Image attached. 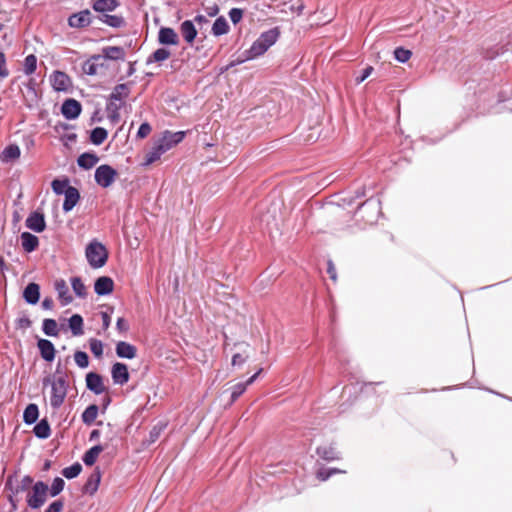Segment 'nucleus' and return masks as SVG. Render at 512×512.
I'll return each mask as SVG.
<instances>
[{"label":"nucleus","mask_w":512,"mask_h":512,"mask_svg":"<svg viewBox=\"0 0 512 512\" xmlns=\"http://www.w3.org/2000/svg\"><path fill=\"white\" fill-rule=\"evenodd\" d=\"M185 137L184 131L171 132L165 131L153 147L146 153L145 165H150L160 159V157L180 143Z\"/></svg>","instance_id":"obj_1"},{"label":"nucleus","mask_w":512,"mask_h":512,"mask_svg":"<svg viewBox=\"0 0 512 512\" xmlns=\"http://www.w3.org/2000/svg\"><path fill=\"white\" fill-rule=\"evenodd\" d=\"M43 384L46 386L50 384V405L53 409H58L65 401L68 389V382L65 375L54 376L53 378L47 377L44 379Z\"/></svg>","instance_id":"obj_2"},{"label":"nucleus","mask_w":512,"mask_h":512,"mask_svg":"<svg viewBox=\"0 0 512 512\" xmlns=\"http://www.w3.org/2000/svg\"><path fill=\"white\" fill-rule=\"evenodd\" d=\"M279 37L277 28L263 32L252 44L249 50L245 52V60H251L263 55Z\"/></svg>","instance_id":"obj_3"},{"label":"nucleus","mask_w":512,"mask_h":512,"mask_svg":"<svg viewBox=\"0 0 512 512\" xmlns=\"http://www.w3.org/2000/svg\"><path fill=\"white\" fill-rule=\"evenodd\" d=\"M85 254L88 263L93 268L103 267L108 259V252L105 246L96 240H93L88 244Z\"/></svg>","instance_id":"obj_4"},{"label":"nucleus","mask_w":512,"mask_h":512,"mask_svg":"<svg viewBox=\"0 0 512 512\" xmlns=\"http://www.w3.org/2000/svg\"><path fill=\"white\" fill-rule=\"evenodd\" d=\"M48 490L47 484L42 481L36 482L27 496L28 506L32 509L40 508L46 502Z\"/></svg>","instance_id":"obj_5"},{"label":"nucleus","mask_w":512,"mask_h":512,"mask_svg":"<svg viewBox=\"0 0 512 512\" xmlns=\"http://www.w3.org/2000/svg\"><path fill=\"white\" fill-rule=\"evenodd\" d=\"M117 176V172L109 165H100L95 171V181L103 188H107L113 184Z\"/></svg>","instance_id":"obj_6"},{"label":"nucleus","mask_w":512,"mask_h":512,"mask_svg":"<svg viewBox=\"0 0 512 512\" xmlns=\"http://www.w3.org/2000/svg\"><path fill=\"white\" fill-rule=\"evenodd\" d=\"M81 104L75 99H67L61 106L62 115L68 120L76 119L81 113Z\"/></svg>","instance_id":"obj_7"},{"label":"nucleus","mask_w":512,"mask_h":512,"mask_svg":"<svg viewBox=\"0 0 512 512\" xmlns=\"http://www.w3.org/2000/svg\"><path fill=\"white\" fill-rule=\"evenodd\" d=\"M50 82L56 91H67L72 85L70 77L62 71L53 72Z\"/></svg>","instance_id":"obj_8"},{"label":"nucleus","mask_w":512,"mask_h":512,"mask_svg":"<svg viewBox=\"0 0 512 512\" xmlns=\"http://www.w3.org/2000/svg\"><path fill=\"white\" fill-rule=\"evenodd\" d=\"M91 23V13L89 10H82L72 14L68 19V24L73 28H84Z\"/></svg>","instance_id":"obj_9"},{"label":"nucleus","mask_w":512,"mask_h":512,"mask_svg":"<svg viewBox=\"0 0 512 512\" xmlns=\"http://www.w3.org/2000/svg\"><path fill=\"white\" fill-rule=\"evenodd\" d=\"M86 385L89 390L99 395L105 391V386L102 377L94 372L86 375Z\"/></svg>","instance_id":"obj_10"},{"label":"nucleus","mask_w":512,"mask_h":512,"mask_svg":"<svg viewBox=\"0 0 512 512\" xmlns=\"http://www.w3.org/2000/svg\"><path fill=\"white\" fill-rule=\"evenodd\" d=\"M26 226L37 233L44 231L46 227L44 215L37 211L31 213L26 219Z\"/></svg>","instance_id":"obj_11"},{"label":"nucleus","mask_w":512,"mask_h":512,"mask_svg":"<svg viewBox=\"0 0 512 512\" xmlns=\"http://www.w3.org/2000/svg\"><path fill=\"white\" fill-rule=\"evenodd\" d=\"M112 379L114 383L123 385L129 380L128 368L123 363H115L112 367Z\"/></svg>","instance_id":"obj_12"},{"label":"nucleus","mask_w":512,"mask_h":512,"mask_svg":"<svg viewBox=\"0 0 512 512\" xmlns=\"http://www.w3.org/2000/svg\"><path fill=\"white\" fill-rule=\"evenodd\" d=\"M158 41L163 45H177L179 38L172 28L162 27L158 33Z\"/></svg>","instance_id":"obj_13"},{"label":"nucleus","mask_w":512,"mask_h":512,"mask_svg":"<svg viewBox=\"0 0 512 512\" xmlns=\"http://www.w3.org/2000/svg\"><path fill=\"white\" fill-rule=\"evenodd\" d=\"M101 55H93L82 65V70L87 75H96L99 68H102L104 64L101 62Z\"/></svg>","instance_id":"obj_14"},{"label":"nucleus","mask_w":512,"mask_h":512,"mask_svg":"<svg viewBox=\"0 0 512 512\" xmlns=\"http://www.w3.org/2000/svg\"><path fill=\"white\" fill-rule=\"evenodd\" d=\"M65 200L63 203V210L65 212L71 211L80 199L79 191L75 187H68L65 191Z\"/></svg>","instance_id":"obj_15"},{"label":"nucleus","mask_w":512,"mask_h":512,"mask_svg":"<svg viewBox=\"0 0 512 512\" xmlns=\"http://www.w3.org/2000/svg\"><path fill=\"white\" fill-rule=\"evenodd\" d=\"M114 282L110 277L102 276L95 281L94 289L98 295H107L113 291Z\"/></svg>","instance_id":"obj_16"},{"label":"nucleus","mask_w":512,"mask_h":512,"mask_svg":"<svg viewBox=\"0 0 512 512\" xmlns=\"http://www.w3.org/2000/svg\"><path fill=\"white\" fill-rule=\"evenodd\" d=\"M55 290L57 291L58 298L61 301L62 305H68L72 302L73 298L69 294V288L63 279H58L54 284Z\"/></svg>","instance_id":"obj_17"},{"label":"nucleus","mask_w":512,"mask_h":512,"mask_svg":"<svg viewBox=\"0 0 512 512\" xmlns=\"http://www.w3.org/2000/svg\"><path fill=\"white\" fill-rule=\"evenodd\" d=\"M38 348L40 350L41 357L44 360H46L48 362H51L54 360L55 348L51 341L46 340V339H40L38 341Z\"/></svg>","instance_id":"obj_18"},{"label":"nucleus","mask_w":512,"mask_h":512,"mask_svg":"<svg viewBox=\"0 0 512 512\" xmlns=\"http://www.w3.org/2000/svg\"><path fill=\"white\" fill-rule=\"evenodd\" d=\"M136 347L130 343L120 341L116 345V354L120 358L133 359L136 357Z\"/></svg>","instance_id":"obj_19"},{"label":"nucleus","mask_w":512,"mask_h":512,"mask_svg":"<svg viewBox=\"0 0 512 512\" xmlns=\"http://www.w3.org/2000/svg\"><path fill=\"white\" fill-rule=\"evenodd\" d=\"M25 301L29 304H36L40 297V287L36 283H30L26 286L23 292Z\"/></svg>","instance_id":"obj_20"},{"label":"nucleus","mask_w":512,"mask_h":512,"mask_svg":"<svg viewBox=\"0 0 512 512\" xmlns=\"http://www.w3.org/2000/svg\"><path fill=\"white\" fill-rule=\"evenodd\" d=\"M101 56L108 60H123L125 58V51L119 46H107L102 49Z\"/></svg>","instance_id":"obj_21"},{"label":"nucleus","mask_w":512,"mask_h":512,"mask_svg":"<svg viewBox=\"0 0 512 512\" xmlns=\"http://www.w3.org/2000/svg\"><path fill=\"white\" fill-rule=\"evenodd\" d=\"M21 155V151L18 145L11 144L7 146L1 153L0 159L4 163H9L17 160Z\"/></svg>","instance_id":"obj_22"},{"label":"nucleus","mask_w":512,"mask_h":512,"mask_svg":"<svg viewBox=\"0 0 512 512\" xmlns=\"http://www.w3.org/2000/svg\"><path fill=\"white\" fill-rule=\"evenodd\" d=\"M119 6L118 0H96L92 7L96 12H112Z\"/></svg>","instance_id":"obj_23"},{"label":"nucleus","mask_w":512,"mask_h":512,"mask_svg":"<svg viewBox=\"0 0 512 512\" xmlns=\"http://www.w3.org/2000/svg\"><path fill=\"white\" fill-rule=\"evenodd\" d=\"M180 31L186 42L191 44L196 38L197 31L192 21L186 20L180 26Z\"/></svg>","instance_id":"obj_24"},{"label":"nucleus","mask_w":512,"mask_h":512,"mask_svg":"<svg viewBox=\"0 0 512 512\" xmlns=\"http://www.w3.org/2000/svg\"><path fill=\"white\" fill-rule=\"evenodd\" d=\"M21 243H22L23 249L26 252L30 253L38 247L39 240L35 235H33L29 232H23L21 234Z\"/></svg>","instance_id":"obj_25"},{"label":"nucleus","mask_w":512,"mask_h":512,"mask_svg":"<svg viewBox=\"0 0 512 512\" xmlns=\"http://www.w3.org/2000/svg\"><path fill=\"white\" fill-rule=\"evenodd\" d=\"M98 160L99 158L93 153H83L78 157L77 163L84 169H91L97 164Z\"/></svg>","instance_id":"obj_26"},{"label":"nucleus","mask_w":512,"mask_h":512,"mask_svg":"<svg viewBox=\"0 0 512 512\" xmlns=\"http://www.w3.org/2000/svg\"><path fill=\"white\" fill-rule=\"evenodd\" d=\"M34 434L41 439H46L51 434V429L46 419L40 420L33 429Z\"/></svg>","instance_id":"obj_27"},{"label":"nucleus","mask_w":512,"mask_h":512,"mask_svg":"<svg viewBox=\"0 0 512 512\" xmlns=\"http://www.w3.org/2000/svg\"><path fill=\"white\" fill-rule=\"evenodd\" d=\"M100 472L94 471L88 478L84 490L86 493L93 494L97 491L99 483H100Z\"/></svg>","instance_id":"obj_28"},{"label":"nucleus","mask_w":512,"mask_h":512,"mask_svg":"<svg viewBox=\"0 0 512 512\" xmlns=\"http://www.w3.org/2000/svg\"><path fill=\"white\" fill-rule=\"evenodd\" d=\"M101 22L104 24L113 27V28H120L125 25V20L122 16L119 15H109L104 14L100 17Z\"/></svg>","instance_id":"obj_29"},{"label":"nucleus","mask_w":512,"mask_h":512,"mask_svg":"<svg viewBox=\"0 0 512 512\" xmlns=\"http://www.w3.org/2000/svg\"><path fill=\"white\" fill-rule=\"evenodd\" d=\"M69 327L74 336L83 334V319L79 314H74L69 319Z\"/></svg>","instance_id":"obj_30"},{"label":"nucleus","mask_w":512,"mask_h":512,"mask_svg":"<svg viewBox=\"0 0 512 512\" xmlns=\"http://www.w3.org/2000/svg\"><path fill=\"white\" fill-rule=\"evenodd\" d=\"M317 454L328 461L339 459V452L333 446L318 447Z\"/></svg>","instance_id":"obj_31"},{"label":"nucleus","mask_w":512,"mask_h":512,"mask_svg":"<svg viewBox=\"0 0 512 512\" xmlns=\"http://www.w3.org/2000/svg\"><path fill=\"white\" fill-rule=\"evenodd\" d=\"M102 451H103V447H102V446H100V445H96V446H94V447L90 448V449H89V450L84 454V456H83V461H84V463H85L87 466H92V465L96 462V460H97V458H98L99 454H100Z\"/></svg>","instance_id":"obj_32"},{"label":"nucleus","mask_w":512,"mask_h":512,"mask_svg":"<svg viewBox=\"0 0 512 512\" xmlns=\"http://www.w3.org/2000/svg\"><path fill=\"white\" fill-rule=\"evenodd\" d=\"M129 93H130V89L127 84H118L113 89V92L110 97H111V100L122 101L128 97Z\"/></svg>","instance_id":"obj_33"},{"label":"nucleus","mask_w":512,"mask_h":512,"mask_svg":"<svg viewBox=\"0 0 512 512\" xmlns=\"http://www.w3.org/2000/svg\"><path fill=\"white\" fill-rule=\"evenodd\" d=\"M98 410V406L95 404L88 406L82 413V421L87 425H91L98 416Z\"/></svg>","instance_id":"obj_34"},{"label":"nucleus","mask_w":512,"mask_h":512,"mask_svg":"<svg viewBox=\"0 0 512 512\" xmlns=\"http://www.w3.org/2000/svg\"><path fill=\"white\" fill-rule=\"evenodd\" d=\"M39 415V410L36 404H29L24 410L23 419L26 424L34 423Z\"/></svg>","instance_id":"obj_35"},{"label":"nucleus","mask_w":512,"mask_h":512,"mask_svg":"<svg viewBox=\"0 0 512 512\" xmlns=\"http://www.w3.org/2000/svg\"><path fill=\"white\" fill-rule=\"evenodd\" d=\"M229 30V25L224 17H219L215 20L212 26V33L215 36L226 34Z\"/></svg>","instance_id":"obj_36"},{"label":"nucleus","mask_w":512,"mask_h":512,"mask_svg":"<svg viewBox=\"0 0 512 512\" xmlns=\"http://www.w3.org/2000/svg\"><path fill=\"white\" fill-rule=\"evenodd\" d=\"M108 136L107 131L102 127H96L92 130L90 140L94 145L102 144Z\"/></svg>","instance_id":"obj_37"},{"label":"nucleus","mask_w":512,"mask_h":512,"mask_svg":"<svg viewBox=\"0 0 512 512\" xmlns=\"http://www.w3.org/2000/svg\"><path fill=\"white\" fill-rule=\"evenodd\" d=\"M71 285L74 293L78 297L84 298L86 296V287L80 277L71 278Z\"/></svg>","instance_id":"obj_38"},{"label":"nucleus","mask_w":512,"mask_h":512,"mask_svg":"<svg viewBox=\"0 0 512 512\" xmlns=\"http://www.w3.org/2000/svg\"><path fill=\"white\" fill-rule=\"evenodd\" d=\"M43 332L47 336H57L58 335V325L54 319H45L43 321Z\"/></svg>","instance_id":"obj_39"},{"label":"nucleus","mask_w":512,"mask_h":512,"mask_svg":"<svg viewBox=\"0 0 512 512\" xmlns=\"http://www.w3.org/2000/svg\"><path fill=\"white\" fill-rule=\"evenodd\" d=\"M170 57L169 50L165 48H159L152 53V55L148 58V63L150 62H162L167 60Z\"/></svg>","instance_id":"obj_40"},{"label":"nucleus","mask_w":512,"mask_h":512,"mask_svg":"<svg viewBox=\"0 0 512 512\" xmlns=\"http://www.w3.org/2000/svg\"><path fill=\"white\" fill-rule=\"evenodd\" d=\"M82 470V466L79 463H74L73 465L66 467L62 470V475L67 479H73L77 477Z\"/></svg>","instance_id":"obj_41"},{"label":"nucleus","mask_w":512,"mask_h":512,"mask_svg":"<svg viewBox=\"0 0 512 512\" xmlns=\"http://www.w3.org/2000/svg\"><path fill=\"white\" fill-rule=\"evenodd\" d=\"M37 67V58L35 55L30 54L25 58L24 61V72L27 75L34 73Z\"/></svg>","instance_id":"obj_42"},{"label":"nucleus","mask_w":512,"mask_h":512,"mask_svg":"<svg viewBox=\"0 0 512 512\" xmlns=\"http://www.w3.org/2000/svg\"><path fill=\"white\" fill-rule=\"evenodd\" d=\"M74 360L78 367L87 368L89 365V358L87 353L83 351H77L74 354Z\"/></svg>","instance_id":"obj_43"},{"label":"nucleus","mask_w":512,"mask_h":512,"mask_svg":"<svg viewBox=\"0 0 512 512\" xmlns=\"http://www.w3.org/2000/svg\"><path fill=\"white\" fill-rule=\"evenodd\" d=\"M70 187L68 185V180H59V179H55L52 181V189L53 191L60 195V194H65V191L66 189Z\"/></svg>","instance_id":"obj_44"},{"label":"nucleus","mask_w":512,"mask_h":512,"mask_svg":"<svg viewBox=\"0 0 512 512\" xmlns=\"http://www.w3.org/2000/svg\"><path fill=\"white\" fill-rule=\"evenodd\" d=\"M411 55L412 53L410 50L404 49L402 47H398L394 51V56L396 60H398L401 63L407 62L411 58Z\"/></svg>","instance_id":"obj_45"},{"label":"nucleus","mask_w":512,"mask_h":512,"mask_svg":"<svg viewBox=\"0 0 512 512\" xmlns=\"http://www.w3.org/2000/svg\"><path fill=\"white\" fill-rule=\"evenodd\" d=\"M65 482L62 478H55L50 488L51 496H57L64 488Z\"/></svg>","instance_id":"obj_46"},{"label":"nucleus","mask_w":512,"mask_h":512,"mask_svg":"<svg viewBox=\"0 0 512 512\" xmlns=\"http://www.w3.org/2000/svg\"><path fill=\"white\" fill-rule=\"evenodd\" d=\"M90 350L96 357H101L103 354V344L98 339H91L89 342Z\"/></svg>","instance_id":"obj_47"},{"label":"nucleus","mask_w":512,"mask_h":512,"mask_svg":"<svg viewBox=\"0 0 512 512\" xmlns=\"http://www.w3.org/2000/svg\"><path fill=\"white\" fill-rule=\"evenodd\" d=\"M247 388V384L238 383L236 384L231 393V399L232 401H235L240 395H242Z\"/></svg>","instance_id":"obj_48"},{"label":"nucleus","mask_w":512,"mask_h":512,"mask_svg":"<svg viewBox=\"0 0 512 512\" xmlns=\"http://www.w3.org/2000/svg\"><path fill=\"white\" fill-rule=\"evenodd\" d=\"M341 472L338 469H321L317 473V477L321 481H326L331 475Z\"/></svg>","instance_id":"obj_49"},{"label":"nucleus","mask_w":512,"mask_h":512,"mask_svg":"<svg viewBox=\"0 0 512 512\" xmlns=\"http://www.w3.org/2000/svg\"><path fill=\"white\" fill-rule=\"evenodd\" d=\"M242 16L243 12L238 8H233L229 12V17L234 24L238 23L242 19Z\"/></svg>","instance_id":"obj_50"},{"label":"nucleus","mask_w":512,"mask_h":512,"mask_svg":"<svg viewBox=\"0 0 512 512\" xmlns=\"http://www.w3.org/2000/svg\"><path fill=\"white\" fill-rule=\"evenodd\" d=\"M64 503L61 500L54 501L51 503L45 512H61L63 510Z\"/></svg>","instance_id":"obj_51"},{"label":"nucleus","mask_w":512,"mask_h":512,"mask_svg":"<svg viewBox=\"0 0 512 512\" xmlns=\"http://www.w3.org/2000/svg\"><path fill=\"white\" fill-rule=\"evenodd\" d=\"M373 72V67L372 66H368L366 67L363 71H362V74L360 76H357L355 78V82L356 84H360L362 83L364 80H366L370 75L371 73Z\"/></svg>","instance_id":"obj_52"},{"label":"nucleus","mask_w":512,"mask_h":512,"mask_svg":"<svg viewBox=\"0 0 512 512\" xmlns=\"http://www.w3.org/2000/svg\"><path fill=\"white\" fill-rule=\"evenodd\" d=\"M9 74L6 68V57L5 54L0 52V77L5 78Z\"/></svg>","instance_id":"obj_53"},{"label":"nucleus","mask_w":512,"mask_h":512,"mask_svg":"<svg viewBox=\"0 0 512 512\" xmlns=\"http://www.w3.org/2000/svg\"><path fill=\"white\" fill-rule=\"evenodd\" d=\"M151 132V126L148 123H142L138 129L137 136L139 138L147 137Z\"/></svg>","instance_id":"obj_54"},{"label":"nucleus","mask_w":512,"mask_h":512,"mask_svg":"<svg viewBox=\"0 0 512 512\" xmlns=\"http://www.w3.org/2000/svg\"><path fill=\"white\" fill-rule=\"evenodd\" d=\"M119 106L115 105L114 103H110L108 106V111L110 112V117L112 120H116L119 117L118 114Z\"/></svg>","instance_id":"obj_55"},{"label":"nucleus","mask_w":512,"mask_h":512,"mask_svg":"<svg viewBox=\"0 0 512 512\" xmlns=\"http://www.w3.org/2000/svg\"><path fill=\"white\" fill-rule=\"evenodd\" d=\"M116 326H117V329L120 331V332H126L129 328L127 322L125 321L124 318L120 317L118 318L117 320V323H116Z\"/></svg>","instance_id":"obj_56"},{"label":"nucleus","mask_w":512,"mask_h":512,"mask_svg":"<svg viewBox=\"0 0 512 512\" xmlns=\"http://www.w3.org/2000/svg\"><path fill=\"white\" fill-rule=\"evenodd\" d=\"M32 482H33V479L30 476L23 477V479L21 480V489L25 490V489L29 488L30 485L32 484Z\"/></svg>","instance_id":"obj_57"},{"label":"nucleus","mask_w":512,"mask_h":512,"mask_svg":"<svg viewBox=\"0 0 512 512\" xmlns=\"http://www.w3.org/2000/svg\"><path fill=\"white\" fill-rule=\"evenodd\" d=\"M245 358L241 355V354H235L233 357H232V365H241L245 362Z\"/></svg>","instance_id":"obj_58"},{"label":"nucleus","mask_w":512,"mask_h":512,"mask_svg":"<svg viewBox=\"0 0 512 512\" xmlns=\"http://www.w3.org/2000/svg\"><path fill=\"white\" fill-rule=\"evenodd\" d=\"M101 316H102L103 327H104V329H107L110 326L111 318L107 312H102Z\"/></svg>","instance_id":"obj_59"},{"label":"nucleus","mask_w":512,"mask_h":512,"mask_svg":"<svg viewBox=\"0 0 512 512\" xmlns=\"http://www.w3.org/2000/svg\"><path fill=\"white\" fill-rule=\"evenodd\" d=\"M327 272L330 275V278L335 281L336 280V270L331 261L328 262Z\"/></svg>","instance_id":"obj_60"},{"label":"nucleus","mask_w":512,"mask_h":512,"mask_svg":"<svg viewBox=\"0 0 512 512\" xmlns=\"http://www.w3.org/2000/svg\"><path fill=\"white\" fill-rule=\"evenodd\" d=\"M54 306V302H53V299L52 298H45L43 301H42V307L46 310H50L52 309Z\"/></svg>","instance_id":"obj_61"},{"label":"nucleus","mask_w":512,"mask_h":512,"mask_svg":"<svg viewBox=\"0 0 512 512\" xmlns=\"http://www.w3.org/2000/svg\"><path fill=\"white\" fill-rule=\"evenodd\" d=\"M18 322L21 328H28L31 326V321L27 317L20 318Z\"/></svg>","instance_id":"obj_62"},{"label":"nucleus","mask_w":512,"mask_h":512,"mask_svg":"<svg viewBox=\"0 0 512 512\" xmlns=\"http://www.w3.org/2000/svg\"><path fill=\"white\" fill-rule=\"evenodd\" d=\"M262 372V369H259L254 375H252L244 384H247V387L251 385L258 377V375Z\"/></svg>","instance_id":"obj_63"},{"label":"nucleus","mask_w":512,"mask_h":512,"mask_svg":"<svg viewBox=\"0 0 512 512\" xmlns=\"http://www.w3.org/2000/svg\"><path fill=\"white\" fill-rule=\"evenodd\" d=\"M98 436H99V431L98 430H93L91 435H90V438L94 439V438H96Z\"/></svg>","instance_id":"obj_64"}]
</instances>
